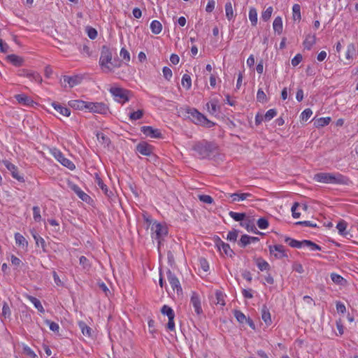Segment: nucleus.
Instances as JSON below:
<instances>
[{
  "mask_svg": "<svg viewBox=\"0 0 358 358\" xmlns=\"http://www.w3.org/2000/svg\"><path fill=\"white\" fill-rule=\"evenodd\" d=\"M269 252L271 255H273L277 259H282V257H287L284 246L282 245H270Z\"/></svg>",
  "mask_w": 358,
  "mask_h": 358,
  "instance_id": "obj_10",
  "label": "nucleus"
},
{
  "mask_svg": "<svg viewBox=\"0 0 358 358\" xmlns=\"http://www.w3.org/2000/svg\"><path fill=\"white\" fill-rule=\"evenodd\" d=\"M162 72L164 78L167 80H170L172 77V71L171 69L167 66H164L162 69Z\"/></svg>",
  "mask_w": 358,
  "mask_h": 358,
  "instance_id": "obj_63",
  "label": "nucleus"
},
{
  "mask_svg": "<svg viewBox=\"0 0 358 358\" xmlns=\"http://www.w3.org/2000/svg\"><path fill=\"white\" fill-rule=\"evenodd\" d=\"M87 36L90 39H95L97 36V31L91 27L87 28Z\"/></svg>",
  "mask_w": 358,
  "mask_h": 358,
  "instance_id": "obj_61",
  "label": "nucleus"
},
{
  "mask_svg": "<svg viewBox=\"0 0 358 358\" xmlns=\"http://www.w3.org/2000/svg\"><path fill=\"white\" fill-rule=\"evenodd\" d=\"M80 264L83 266L84 269L89 270L91 268V264L90 263L89 259L85 257L81 256L79 259Z\"/></svg>",
  "mask_w": 358,
  "mask_h": 358,
  "instance_id": "obj_49",
  "label": "nucleus"
},
{
  "mask_svg": "<svg viewBox=\"0 0 358 358\" xmlns=\"http://www.w3.org/2000/svg\"><path fill=\"white\" fill-rule=\"evenodd\" d=\"M120 57L128 63L130 61V54L124 48H122L120 52Z\"/></svg>",
  "mask_w": 358,
  "mask_h": 358,
  "instance_id": "obj_58",
  "label": "nucleus"
},
{
  "mask_svg": "<svg viewBox=\"0 0 358 358\" xmlns=\"http://www.w3.org/2000/svg\"><path fill=\"white\" fill-rule=\"evenodd\" d=\"M346 227L347 223L344 220L340 221L336 225V228L338 230L339 234L341 235L344 234Z\"/></svg>",
  "mask_w": 358,
  "mask_h": 358,
  "instance_id": "obj_57",
  "label": "nucleus"
},
{
  "mask_svg": "<svg viewBox=\"0 0 358 358\" xmlns=\"http://www.w3.org/2000/svg\"><path fill=\"white\" fill-rule=\"evenodd\" d=\"M3 163L7 168V169L10 171L12 176L15 179L17 180L20 182H24V178L19 175L17 171V167L15 165L13 164L8 160L3 161Z\"/></svg>",
  "mask_w": 358,
  "mask_h": 358,
  "instance_id": "obj_13",
  "label": "nucleus"
},
{
  "mask_svg": "<svg viewBox=\"0 0 358 358\" xmlns=\"http://www.w3.org/2000/svg\"><path fill=\"white\" fill-rule=\"evenodd\" d=\"M215 298H216V304H220L221 306H224V294L222 293V292L217 290L215 292Z\"/></svg>",
  "mask_w": 358,
  "mask_h": 358,
  "instance_id": "obj_46",
  "label": "nucleus"
},
{
  "mask_svg": "<svg viewBox=\"0 0 358 358\" xmlns=\"http://www.w3.org/2000/svg\"><path fill=\"white\" fill-rule=\"evenodd\" d=\"M234 315L237 320V321L241 324H244L246 320L248 319L245 317V315L241 310H235L234 311Z\"/></svg>",
  "mask_w": 358,
  "mask_h": 358,
  "instance_id": "obj_44",
  "label": "nucleus"
},
{
  "mask_svg": "<svg viewBox=\"0 0 358 358\" xmlns=\"http://www.w3.org/2000/svg\"><path fill=\"white\" fill-rule=\"evenodd\" d=\"M88 101L83 100H71L69 101V106L76 110H84L87 108Z\"/></svg>",
  "mask_w": 358,
  "mask_h": 358,
  "instance_id": "obj_20",
  "label": "nucleus"
},
{
  "mask_svg": "<svg viewBox=\"0 0 358 358\" xmlns=\"http://www.w3.org/2000/svg\"><path fill=\"white\" fill-rule=\"evenodd\" d=\"M330 122L331 118L329 117H320L315 121L314 124L317 128H320L328 125Z\"/></svg>",
  "mask_w": 358,
  "mask_h": 358,
  "instance_id": "obj_36",
  "label": "nucleus"
},
{
  "mask_svg": "<svg viewBox=\"0 0 358 358\" xmlns=\"http://www.w3.org/2000/svg\"><path fill=\"white\" fill-rule=\"evenodd\" d=\"M199 199L201 201L206 203L210 204L213 202V199L210 196L206 195V194L199 195Z\"/></svg>",
  "mask_w": 358,
  "mask_h": 358,
  "instance_id": "obj_64",
  "label": "nucleus"
},
{
  "mask_svg": "<svg viewBox=\"0 0 358 358\" xmlns=\"http://www.w3.org/2000/svg\"><path fill=\"white\" fill-rule=\"evenodd\" d=\"M273 28L275 32L280 34L282 32V20L280 17H276L273 22Z\"/></svg>",
  "mask_w": 358,
  "mask_h": 358,
  "instance_id": "obj_29",
  "label": "nucleus"
},
{
  "mask_svg": "<svg viewBox=\"0 0 358 358\" xmlns=\"http://www.w3.org/2000/svg\"><path fill=\"white\" fill-rule=\"evenodd\" d=\"M166 273L169 282L171 285L173 290H176L178 294H182V289L180 281L176 275L173 273L171 270H168Z\"/></svg>",
  "mask_w": 358,
  "mask_h": 358,
  "instance_id": "obj_8",
  "label": "nucleus"
},
{
  "mask_svg": "<svg viewBox=\"0 0 358 358\" xmlns=\"http://www.w3.org/2000/svg\"><path fill=\"white\" fill-rule=\"evenodd\" d=\"M259 241V238L258 237L255 236H250L247 234H244L241 236V239L238 241V245L241 248H245L248 245L255 243Z\"/></svg>",
  "mask_w": 358,
  "mask_h": 358,
  "instance_id": "obj_19",
  "label": "nucleus"
},
{
  "mask_svg": "<svg viewBox=\"0 0 358 358\" xmlns=\"http://www.w3.org/2000/svg\"><path fill=\"white\" fill-rule=\"evenodd\" d=\"M252 196V195L250 193L236 192L230 194V197L232 199L233 202L244 201Z\"/></svg>",
  "mask_w": 358,
  "mask_h": 358,
  "instance_id": "obj_25",
  "label": "nucleus"
},
{
  "mask_svg": "<svg viewBox=\"0 0 358 358\" xmlns=\"http://www.w3.org/2000/svg\"><path fill=\"white\" fill-rule=\"evenodd\" d=\"M238 237V231L233 230L228 233L227 239L229 241L236 242Z\"/></svg>",
  "mask_w": 358,
  "mask_h": 358,
  "instance_id": "obj_62",
  "label": "nucleus"
},
{
  "mask_svg": "<svg viewBox=\"0 0 358 358\" xmlns=\"http://www.w3.org/2000/svg\"><path fill=\"white\" fill-rule=\"evenodd\" d=\"M190 303L192 305L194 311L197 315H200L203 313L201 308V300L199 295L196 292H192L190 299Z\"/></svg>",
  "mask_w": 358,
  "mask_h": 358,
  "instance_id": "obj_14",
  "label": "nucleus"
},
{
  "mask_svg": "<svg viewBox=\"0 0 358 358\" xmlns=\"http://www.w3.org/2000/svg\"><path fill=\"white\" fill-rule=\"evenodd\" d=\"M315 43V37L314 36H308L303 41L304 48L310 50Z\"/></svg>",
  "mask_w": 358,
  "mask_h": 358,
  "instance_id": "obj_43",
  "label": "nucleus"
},
{
  "mask_svg": "<svg viewBox=\"0 0 358 358\" xmlns=\"http://www.w3.org/2000/svg\"><path fill=\"white\" fill-rule=\"evenodd\" d=\"M240 225L241 227L245 228L248 231H252L255 234H261V235L263 234L262 233H261L257 230L256 227L252 223H251L250 220L241 222L240 223Z\"/></svg>",
  "mask_w": 358,
  "mask_h": 358,
  "instance_id": "obj_27",
  "label": "nucleus"
},
{
  "mask_svg": "<svg viewBox=\"0 0 358 358\" xmlns=\"http://www.w3.org/2000/svg\"><path fill=\"white\" fill-rule=\"evenodd\" d=\"M45 322L49 326V328L51 331L54 332H58L59 329V324L55 322L50 321L49 320H46Z\"/></svg>",
  "mask_w": 358,
  "mask_h": 358,
  "instance_id": "obj_54",
  "label": "nucleus"
},
{
  "mask_svg": "<svg viewBox=\"0 0 358 358\" xmlns=\"http://www.w3.org/2000/svg\"><path fill=\"white\" fill-rule=\"evenodd\" d=\"M69 187L77 194V196L82 201L88 202L91 199L90 196L86 193H85L77 185L70 183Z\"/></svg>",
  "mask_w": 358,
  "mask_h": 358,
  "instance_id": "obj_16",
  "label": "nucleus"
},
{
  "mask_svg": "<svg viewBox=\"0 0 358 358\" xmlns=\"http://www.w3.org/2000/svg\"><path fill=\"white\" fill-rule=\"evenodd\" d=\"M293 20L294 21H300L301 19V6L298 3H295L292 6Z\"/></svg>",
  "mask_w": 358,
  "mask_h": 358,
  "instance_id": "obj_34",
  "label": "nucleus"
},
{
  "mask_svg": "<svg viewBox=\"0 0 358 358\" xmlns=\"http://www.w3.org/2000/svg\"><path fill=\"white\" fill-rule=\"evenodd\" d=\"M143 110H138L137 111L132 112L129 114V118L131 120H137L142 118L143 115Z\"/></svg>",
  "mask_w": 358,
  "mask_h": 358,
  "instance_id": "obj_48",
  "label": "nucleus"
},
{
  "mask_svg": "<svg viewBox=\"0 0 358 358\" xmlns=\"http://www.w3.org/2000/svg\"><path fill=\"white\" fill-rule=\"evenodd\" d=\"M257 266L260 271H268L270 269L269 264L262 258L257 259Z\"/></svg>",
  "mask_w": 358,
  "mask_h": 358,
  "instance_id": "obj_39",
  "label": "nucleus"
},
{
  "mask_svg": "<svg viewBox=\"0 0 358 358\" xmlns=\"http://www.w3.org/2000/svg\"><path fill=\"white\" fill-rule=\"evenodd\" d=\"M15 99L20 103H23L27 106L30 105L32 102L31 99L24 94H17L15 96Z\"/></svg>",
  "mask_w": 358,
  "mask_h": 358,
  "instance_id": "obj_40",
  "label": "nucleus"
},
{
  "mask_svg": "<svg viewBox=\"0 0 358 358\" xmlns=\"http://www.w3.org/2000/svg\"><path fill=\"white\" fill-rule=\"evenodd\" d=\"M50 152L64 166L67 167L70 170H73L76 168L74 164L71 160L66 158L60 150L54 148L51 150Z\"/></svg>",
  "mask_w": 358,
  "mask_h": 358,
  "instance_id": "obj_5",
  "label": "nucleus"
},
{
  "mask_svg": "<svg viewBox=\"0 0 358 358\" xmlns=\"http://www.w3.org/2000/svg\"><path fill=\"white\" fill-rule=\"evenodd\" d=\"M216 245L220 250H222L224 253L229 256L232 257L234 255L233 250L231 249L228 243H224L220 238L216 243Z\"/></svg>",
  "mask_w": 358,
  "mask_h": 358,
  "instance_id": "obj_22",
  "label": "nucleus"
},
{
  "mask_svg": "<svg viewBox=\"0 0 358 358\" xmlns=\"http://www.w3.org/2000/svg\"><path fill=\"white\" fill-rule=\"evenodd\" d=\"M249 19L252 25L255 26L257 23V12L255 8H251L249 10Z\"/></svg>",
  "mask_w": 358,
  "mask_h": 358,
  "instance_id": "obj_41",
  "label": "nucleus"
},
{
  "mask_svg": "<svg viewBox=\"0 0 358 358\" xmlns=\"http://www.w3.org/2000/svg\"><path fill=\"white\" fill-rule=\"evenodd\" d=\"M33 216L36 222H40L41 220V211L38 206L33 207Z\"/></svg>",
  "mask_w": 358,
  "mask_h": 358,
  "instance_id": "obj_59",
  "label": "nucleus"
},
{
  "mask_svg": "<svg viewBox=\"0 0 358 358\" xmlns=\"http://www.w3.org/2000/svg\"><path fill=\"white\" fill-rule=\"evenodd\" d=\"M313 179L318 182L330 184L331 173H318L314 176Z\"/></svg>",
  "mask_w": 358,
  "mask_h": 358,
  "instance_id": "obj_21",
  "label": "nucleus"
},
{
  "mask_svg": "<svg viewBox=\"0 0 358 358\" xmlns=\"http://www.w3.org/2000/svg\"><path fill=\"white\" fill-rule=\"evenodd\" d=\"M226 17L228 20H231L234 17V10L232 4L230 1L226 3L225 6Z\"/></svg>",
  "mask_w": 358,
  "mask_h": 358,
  "instance_id": "obj_35",
  "label": "nucleus"
},
{
  "mask_svg": "<svg viewBox=\"0 0 358 358\" xmlns=\"http://www.w3.org/2000/svg\"><path fill=\"white\" fill-rule=\"evenodd\" d=\"M181 84L186 90H189L192 87V79L190 76L188 74H184L182 78Z\"/></svg>",
  "mask_w": 358,
  "mask_h": 358,
  "instance_id": "obj_37",
  "label": "nucleus"
},
{
  "mask_svg": "<svg viewBox=\"0 0 358 358\" xmlns=\"http://www.w3.org/2000/svg\"><path fill=\"white\" fill-rule=\"evenodd\" d=\"M78 326L82 331V334L87 337H91L92 336V329L87 325V324L85 322L80 321L78 322Z\"/></svg>",
  "mask_w": 358,
  "mask_h": 358,
  "instance_id": "obj_28",
  "label": "nucleus"
},
{
  "mask_svg": "<svg viewBox=\"0 0 358 358\" xmlns=\"http://www.w3.org/2000/svg\"><path fill=\"white\" fill-rule=\"evenodd\" d=\"M187 113L189 115L188 117L196 124L206 126L208 128L215 125V123L210 121L202 113L198 111L196 108H188Z\"/></svg>",
  "mask_w": 358,
  "mask_h": 358,
  "instance_id": "obj_3",
  "label": "nucleus"
},
{
  "mask_svg": "<svg viewBox=\"0 0 358 358\" xmlns=\"http://www.w3.org/2000/svg\"><path fill=\"white\" fill-rule=\"evenodd\" d=\"M262 318L266 324H270L271 323V314L266 306H264L262 309Z\"/></svg>",
  "mask_w": 358,
  "mask_h": 358,
  "instance_id": "obj_33",
  "label": "nucleus"
},
{
  "mask_svg": "<svg viewBox=\"0 0 358 358\" xmlns=\"http://www.w3.org/2000/svg\"><path fill=\"white\" fill-rule=\"evenodd\" d=\"M217 145L211 142L201 141L194 144L192 150L196 153L200 159L209 157L217 150Z\"/></svg>",
  "mask_w": 358,
  "mask_h": 358,
  "instance_id": "obj_1",
  "label": "nucleus"
},
{
  "mask_svg": "<svg viewBox=\"0 0 358 358\" xmlns=\"http://www.w3.org/2000/svg\"><path fill=\"white\" fill-rule=\"evenodd\" d=\"M285 241L288 243V245L294 248H301L302 247L306 246L305 243H303V240L301 241L287 237L285 240Z\"/></svg>",
  "mask_w": 358,
  "mask_h": 358,
  "instance_id": "obj_26",
  "label": "nucleus"
},
{
  "mask_svg": "<svg viewBox=\"0 0 358 358\" xmlns=\"http://www.w3.org/2000/svg\"><path fill=\"white\" fill-rule=\"evenodd\" d=\"M141 131L147 137L160 138H162V133L159 129H154L150 126H143L141 128Z\"/></svg>",
  "mask_w": 358,
  "mask_h": 358,
  "instance_id": "obj_9",
  "label": "nucleus"
},
{
  "mask_svg": "<svg viewBox=\"0 0 358 358\" xmlns=\"http://www.w3.org/2000/svg\"><path fill=\"white\" fill-rule=\"evenodd\" d=\"M23 352L30 358H39L37 355L27 345L23 346Z\"/></svg>",
  "mask_w": 358,
  "mask_h": 358,
  "instance_id": "obj_51",
  "label": "nucleus"
},
{
  "mask_svg": "<svg viewBox=\"0 0 358 358\" xmlns=\"http://www.w3.org/2000/svg\"><path fill=\"white\" fill-rule=\"evenodd\" d=\"M153 147L146 142H141L136 145V150L145 156H150L152 154Z\"/></svg>",
  "mask_w": 358,
  "mask_h": 358,
  "instance_id": "obj_12",
  "label": "nucleus"
},
{
  "mask_svg": "<svg viewBox=\"0 0 358 358\" xmlns=\"http://www.w3.org/2000/svg\"><path fill=\"white\" fill-rule=\"evenodd\" d=\"M90 112L101 115H106L109 111L108 106L103 102H89L87 108Z\"/></svg>",
  "mask_w": 358,
  "mask_h": 358,
  "instance_id": "obj_4",
  "label": "nucleus"
},
{
  "mask_svg": "<svg viewBox=\"0 0 358 358\" xmlns=\"http://www.w3.org/2000/svg\"><path fill=\"white\" fill-rule=\"evenodd\" d=\"M32 81H36L38 83H41L43 80L41 75L37 72H31L30 77L29 78Z\"/></svg>",
  "mask_w": 358,
  "mask_h": 358,
  "instance_id": "obj_60",
  "label": "nucleus"
},
{
  "mask_svg": "<svg viewBox=\"0 0 358 358\" xmlns=\"http://www.w3.org/2000/svg\"><path fill=\"white\" fill-rule=\"evenodd\" d=\"M52 106L54 108V109L58 112L60 115L69 117L71 115V110L69 108L63 106L59 103L57 102H52Z\"/></svg>",
  "mask_w": 358,
  "mask_h": 358,
  "instance_id": "obj_23",
  "label": "nucleus"
},
{
  "mask_svg": "<svg viewBox=\"0 0 358 358\" xmlns=\"http://www.w3.org/2000/svg\"><path fill=\"white\" fill-rule=\"evenodd\" d=\"M331 279L337 285H343L345 282V280L341 275L337 273H331Z\"/></svg>",
  "mask_w": 358,
  "mask_h": 358,
  "instance_id": "obj_45",
  "label": "nucleus"
},
{
  "mask_svg": "<svg viewBox=\"0 0 358 358\" xmlns=\"http://www.w3.org/2000/svg\"><path fill=\"white\" fill-rule=\"evenodd\" d=\"M15 239L16 244L18 245L19 246H22V248L27 247V245H28L27 241L20 233H16L15 234Z\"/></svg>",
  "mask_w": 358,
  "mask_h": 358,
  "instance_id": "obj_32",
  "label": "nucleus"
},
{
  "mask_svg": "<svg viewBox=\"0 0 358 358\" xmlns=\"http://www.w3.org/2000/svg\"><path fill=\"white\" fill-rule=\"evenodd\" d=\"M229 216L233 218L235 221H241L243 222L244 219L246 216L245 213H236L234 211H230L229 213Z\"/></svg>",
  "mask_w": 358,
  "mask_h": 358,
  "instance_id": "obj_42",
  "label": "nucleus"
},
{
  "mask_svg": "<svg viewBox=\"0 0 358 358\" xmlns=\"http://www.w3.org/2000/svg\"><path fill=\"white\" fill-rule=\"evenodd\" d=\"M110 94L116 98H118L119 101L125 103L129 100L128 94L129 91L121 87H111L109 90Z\"/></svg>",
  "mask_w": 358,
  "mask_h": 358,
  "instance_id": "obj_7",
  "label": "nucleus"
},
{
  "mask_svg": "<svg viewBox=\"0 0 358 358\" xmlns=\"http://www.w3.org/2000/svg\"><path fill=\"white\" fill-rule=\"evenodd\" d=\"M150 29L153 34H159L162 30V25L158 20H153L150 24Z\"/></svg>",
  "mask_w": 358,
  "mask_h": 358,
  "instance_id": "obj_31",
  "label": "nucleus"
},
{
  "mask_svg": "<svg viewBox=\"0 0 358 358\" xmlns=\"http://www.w3.org/2000/svg\"><path fill=\"white\" fill-rule=\"evenodd\" d=\"M82 82V77L80 76L76 75L73 76H63V83H67L69 87H73L79 85Z\"/></svg>",
  "mask_w": 358,
  "mask_h": 358,
  "instance_id": "obj_17",
  "label": "nucleus"
},
{
  "mask_svg": "<svg viewBox=\"0 0 358 358\" xmlns=\"http://www.w3.org/2000/svg\"><path fill=\"white\" fill-rule=\"evenodd\" d=\"M207 110L211 115H216L219 112L220 107L218 105V101L215 99L210 100L206 104Z\"/></svg>",
  "mask_w": 358,
  "mask_h": 358,
  "instance_id": "obj_24",
  "label": "nucleus"
},
{
  "mask_svg": "<svg viewBox=\"0 0 358 358\" xmlns=\"http://www.w3.org/2000/svg\"><path fill=\"white\" fill-rule=\"evenodd\" d=\"M313 114V111L310 108L305 109L301 114V120L303 121H307Z\"/></svg>",
  "mask_w": 358,
  "mask_h": 358,
  "instance_id": "obj_56",
  "label": "nucleus"
},
{
  "mask_svg": "<svg viewBox=\"0 0 358 358\" xmlns=\"http://www.w3.org/2000/svg\"><path fill=\"white\" fill-rule=\"evenodd\" d=\"M6 59L8 62L17 67L22 66L24 62V59L23 57L15 54L7 55Z\"/></svg>",
  "mask_w": 358,
  "mask_h": 358,
  "instance_id": "obj_18",
  "label": "nucleus"
},
{
  "mask_svg": "<svg viewBox=\"0 0 358 358\" xmlns=\"http://www.w3.org/2000/svg\"><path fill=\"white\" fill-rule=\"evenodd\" d=\"M273 13V8L271 6L268 7L262 13V20L266 22L271 17Z\"/></svg>",
  "mask_w": 358,
  "mask_h": 358,
  "instance_id": "obj_47",
  "label": "nucleus"
},
{
  "mask_svg": "<svg viewBox=\"0 0 358 358\" xmlns=\"http://www.w3.org/2000/svg\"><path fill=\"white\" fill-rule=\"evenodd\" d=\"M112 59L113 54L110 48L106 45L102 46L99 64L103 72H112L114 67L119 66L112 63Z\"/></svg>",
  "mask_w": 358,
  "mask_h": 358,
  "instance_id": "obj_2",
  "label": "nucleus"
},
{
  "mask_svg": "<svg viewBox=\"0 0 358 358\" xmlns=\"http://www.w3.org/2000/svg\"><path fill=\"white\" fill-rule=\"evenodd\" d=\"M27 299L34 304V307L40 312V313H44L45 310L37 298L32 296H27Z\"/></svg>",
  "mask_w": 358,
  "mask_h": 358,
  "instance_id": "obj_30",
  "label": "nucleus"
},
{
  "mask_svg": "<svg viewBox=\"0 0 358 358\" xmlns=\"http://www.w3.org/2000/svg\"><path fill=\"white\" fill-rule=\"evenodd\" d=\"M277 115L275 109H269L264 115V121L268 122L273 119Z\"/></svg>",
  "mask_w": 358,
  "mask_h": 358,
  "instance_id": "obj_53",
  "label": "nucleus"
},
{
  "mask_svg": "<svg viewBox=\"0 0 358 358\" xmlns=\"http://www.w3.org/2000/svg\"><path fill=\"white\" fill-rule=\"evenodd\" d=\"M32 235H33V238H34V240L36 241V244L38 246L41 245V247L42 248L44 252H45V250H45L46 244H45V240L42 237H41L39 235L36 234V233L32 232Z\"/></svg>",
  "mask_w": 358,
  "mask_h": 358,
  "instance_id": "obj_38",
  "label": "nucleus"
},
{
  "mask_svg": "<svg viewBox=\"0 0 358 358\" xmlns=\"http://www.w3.org/2000/svg\"><path fill=\"white\" fill-rule=\"evenodd\" d=\"M350 180L348 177L339 173H331V182L330 184L335 185H348Z\"/></svg>",
  "mask_w": 358,
  "mask_h": 358,
  "instance_id": "obj_11",
  "label": "nucleus"
},
{
  "mask_svg": "<svg viewBox=\"0 0 358 358\" xmlns=\"http://www.w3.org/2000/svg\"><path fill=\"white\" fill-rule=\"evenodd\" d=\"M303 243H305L306 246L309 247L310 249L313 251L321 250V247L311 241L303 240Z\"/></svg>",
  "mask_w": 358,
  "mask_h": 358,
  "instance_id": "obj_52",
  "label": "nucleus"
},
{
  "mask_svg": "<svg viewBox=\"0 0 358 358\" xmlns=\"http://www.w3.org/2000/svg\"><path fill=\"white\" fill-rule=\"evenodd\" d=\"M94 182L103 192L107 197L110 198L113 195V192L108 190L107 185L104 184L98 173H95Z\"/></svg>",
  "mask_w": 358,
  "mask_h": 358,
  "instance_id": "obj_15",
  "label": "nucleus"
},
{
  "mask_svg": "<svg viewBox=\"0 0 358 358\" xmlns=\"http://www.w3.org/2000/svg\"><path fill=\"white\" fill-rule=\"evenodd\" d=\"M257 226L259 227V228H260L261 229H265L268 228V222L264 217L259 218L257 220Z\"/></svg>",
  "mask_w": 358,
  "mask_h": 358,
  "instance_id": "obj_55",
  "label": "nucleus"
},
{
  "mask_svg": "<svg viewBox=\"0 0 358 358\" xmlns=\"http://www.w3.org/2000/svg\"><path fill=\"white\" fill-rule=\"evenodd\" d=\"M151 231L155 235L153 238L157 239L159 243H160V240L168 234V229L166 227L157 222H155L152 224L151 227Z\"/></svg>",
  "mask_w": 358,
  "mask_h": 358,
  "instance_id": "obj_6",
  "label": "nucleus"
},
{
  "mask_svg": "<svg viewBox=\"0 0 358 358\" xmlns=\"http://www.w3.org/2000/svg\"><path fill=\"white\" fill-rule=\"evenodd\" d=\"M161 313L163 315H166L168 317H170V316L175 315L173 310L167 305H164L162 306L161 309Z\"/></svg>",
  "mask_w": 358,
  "mask_h": 358,
  "instance_id": "obj_50",
  "label": "nucleus"
}]
</instances>
